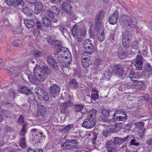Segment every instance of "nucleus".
Returning a JSON list of instances; mask_svg holds the SVG:
<instances>
[{"mask_svg":"<svg viewBox=\"0 0 152 152\" xmlns=\"http://www.w3.org/2000/svg\"><path fill=\"white\" fill-rule=\"evenodd\" d=\"M48 42L54 47L56 52L54 54L58 53V59L61 65L64 67L67 68L69 66L71 60V54L67 48L62 47L59 42L52 40L50 38L48 39Z\"/></svg>","mask_w":152,"mask_h":152,"instance_id":"nucleus-1","label":"nucleus"},{"mask_svg":"<svg viewBox=\"0 0 152 152\" xmlns=\"http://www.w3.org/2000/svg\"><path fill=\"white\" fill-rule=\"evenodd\" d=\"M33 71L34 76L32 75L30 71H28L26 72L28 78L31 82L34 83L37 80L42 81L45 80L46 78L45 74L39 65H36Z\"/></svg>","mask_w":152,"mask_h":152,"instance_id":"nucleus-2","label":"nucleus"},{"mask_svg":"<svg viewBox=\"0 0 152 152\" xmlns=\"http://www.w3.org/2000/svg\"><path fill=\"white\" fill-rule=\"evenodd\" d=\"M104 14L102 12H100L98 14L95 20L97 29L99 30L98 38L99 40L102 42L104 39V29H103Z\"/></svg>","mask_w":152,"mask_h":152,"instance_id":"nucleus-3","label":"nucleus"},{"mask_svg":"<svg viewBox=\"0 0 152 152\" xmlns=\"http://www.w3.org/2000/svg\"><path fill=\"white\" fill-rule=\"evenodd\" d=\"M128 137L124 138H120L116 137H114L113 140L107 141L106 145L108 152H115V149L117 148L116 147V146L122 144L125 142Z\"/></svg>","mask_w":152,"mask_h":152,"instance_id":"nucleus-4","label":"nucleus"},{"mask_svg":"<svg viewBox=\"0 0 152 152\" xmlns=\"http://www.w3.org/2000/svg\"><path fill=\"white\" fill-rule=\"evenodd\" d=\"M86 30L84 28L82 30L80 27L75 25L72 30V34L73 36L76 37L79 42L81 40L82 36H84L86 33Z\"/></svg>","mask_w":152,"mask_h":152,"instance_id":"nucleus-5","label":"nucleus"},{"mask_svg":"<svg viewBox=\"0 0 152 152\" xmlns=\"http://www.w3.org/2000/svg\"><path fill=\"white\" fill-rule=\"evenodd\" d=\"M34 91L39 99L45 101H47L49 99V96L47 92L41 88L37 87L35 88Z\"/></svg>","mask_w":152,"mask_h":152,"instance_id":"nucleus-6","label":"nucleus"},{"mask_svg":"<svg viewBox=\"0 0 152 152\" xmlns=\"http://www.w3.org/2000/svg\"><path fill=\"white\" fill-rule=\"evenodd\" d=\"M96 124L94 120L91 117L86 119L83 122L82 126L87 129L93 128Z\"/></svg>","mask_w":152,"mask_h":152,"instance_id":"nucleus-7","label":"nucleus"},{"mask_svg":"<svg viewBox=\"0 0 152 152\" xmlns=\"http://www.w3.org/2000/svg\"><path fill=\"white\" fill-rule=\"evenodd\" d=\"M119 111H115L114 114V117L113 118L112 121L113 122L116 121H125L127 119V116L125 113H121V115L118 116H117V118H115L116 115L117 114H120L119 113H118Z\"/></svg>","mask_w":152,"mask_h":152,"instance_id":"nucleus-8","label":"nucleus"},{"mask_svg":"<svg viewBox=\"0 0 152 152\" xmlns=\"http://www.w3.org/2000/svg\"><path fill=\"white\" fill-rule=\"evenodd\" d=\"M134 65L137 69L141 70L142 69V58L140 55H137L136 57Z\"/></svg>","mask_w":152,"mask_h":152,"instance_id":"nucleus-9","label":"nucleus"},{"mask_svg":"<svg viewBox=\"0 0 152 152\" xmlns=\"http://www.w3.org/2000/svg\"><path fill=\"white\" fill-rule=\"evenodd\" d=\"M118 12L115 11L113 13L110 15L108 21L109 23L112 25L116 24L118 21Z\"/></svg>","mask_w":152,"mask_h":152,"instance_id":"nucleus-10","label":"nucleus"},{"mask_svg":"<svg viewBox=\"0 0 152 152\" xmlns=\"http://www.w3.org/2000/svg\"><path fill=\"white\" fill-rule=\"evenodd\" d=\"M62 98L66 102L63 104V105L65 107H67L72 106L73 103L71 101L72 100V96L68 94H66L65 95L63 96Z\"/></svg>","mask_w":152,"mask_h":152,"instance_id":"nucleus-11","label":"nucleus"},{"mask_svg":"<svg viewBox=\"0 0 152 152\" xmlns=\"http://www.w3.org/2000/svg\"><path fill=\"white\" fill-rule=\"evenodd\" d=\"M60 91V87L56 84H54L50 86V93L54 97L57 96Z\"/></svg>","mask_w":152,"mask_h":152,"instance_id":"nucleus-12","label":"nucleus"},{"mask_svg":"<svg viewBox=\"0 0 152 152\" xmlns=\"http://www.w3.org/2000/svg\"><path fill=\"white\" fill-rule=\"evenodd\" d=\"M152 73V68L151 66L148 63L145 64V69L142 72V75L145 76L151 75Z\"/></svg>","mask_w":152,"mask_h":152,"instance_id":"nucleus-13","label":"nucleus"},{"mask_svg":"<svg viewBox=\"0 0 152 152\" xmlns=\"http://www.w3.org/2000/svg\"><path fill=\"white\" fill-rule=\"evenodd\" d=\"M47 61L51 67L56 70L58 69V66L57 65L56 62L52 57L48 56L47 57Z\"/></svg>","mask_w":152,"mask_h":152,"instance_id":"nucleus-14","label":"nucleus"},{"mask_svg":"<svg viewBox=\"0 0 152 152\" xmlns=\"http://www.w3.org/2000/svg\"><path fill=\"white\" fill-rule=\"evenodd\" d=\"M85 53H83L82 55L81 62L83 66L85 68L88 67L89 66L90 60L88 57H84Z\"/></svg>","mask_w":152,"mask_h":152,"instance_id":"nucleus-15","label":"nucleus"},{"mask_svg":"<svg viewBox=\"0 0 152 152\" xmlns=\"http://www.w3.org/2000/svg\"><path fill=\"white\" fill-rule=\"evenodd\" d=\"M134 124L136 127L140 129V131L141 132H140V135L141 137H142L144 135L145 132V129L143 128L144 125V123L143 122L140 121L135 123Z\"/></svg>","mask_w":152,"mask_h":152,"instance_id":"nucleus-16","label":"nucleus"},{"mask_svg":"<svg viewBox=\"0 0 152 152\" xmlns=\"http://www.w3.org/2000/svg\"><path fill=\"white\" fill-rule=\"evenodd\" d=\"M50 10H50V11H48V16L51 18H53L54 17V16L52 12L57 15L59 14V9L56 7H52L51 8Z\"/></svg>","mask_w":152,"mask_h":152,"instance_id":"nucleus-17","label":"nucleus"},{"mask_svg":"<svg viewBox=\"0 0 152 152\" xmlns=\"http://www.w3.org/2000/svg\"><path fill=\"white\" fill-rule=\"evenodd\" d=\"M62 10L68 13H69L72 8L71 4L68 3L64 2L61 5Z\"/></svg>","mask_w":152,"mask_h":152,"instance_id":"nucleus-18","label":"nucleus"},{"mask_svg":"<svg viewBox=\"0 0 152 152\" xmlns=\"http://www.w3.org/2000/svg\"><path fill=\"white\" fill-rule=\"evenodd\" d=\"M122 127V126L121 124L118 123L116 124L115 126H112L108 129L110 132V133H115L118 131Z\"/></svg>","mask_w":152,"mask_h":152,"instance_id":"nucleus-19","label":"nucleus"},{"mask_svg":"<svg viewBox=\"0 0 152 152\" xmlns=\"http://www.w3.org/2000/svg\"><path fill=\"white\" fill-rule=\"evenodd\" d=\"M6 2L8 5L11 6L13 4L23 5V0H7Z\"/></svg>","mask_w":152,"mask_h":152,"instance_id":"nucleus-20","label":"nucleus"},{"mask_svg":"<svg viewBox=\"0 0 152 152\" xmlns=\"http://www.w3.org/2000/svg\"><path fill=\"white\" fill-rule=\"evenodd\" d=\"M34 12L38 14L41 12L42 9V4L40 2H37L34 4Z\"/></svg>","mask_w":152,"mask_h":152,"instance_id":"nucleus-21","label":"nucleus"},{"mask_svg":"<svg viewBox=\"0 0 152 152\" xmlns=\"http://www.w3.org/2000/svg\"><path fill=\"white\" fill-rule=\"evenodd\" d=\"M134 85L136 88H139L141 90H143L146 88L145 84L142 81L135 80L134 83Z\"/></svg>","mask_w":152,"mask_h":152,"instance_id":"nucleus-22","label":"nucleus"},{"mask_svg":"<svg viewBox=\"0 0 152 152\" xmlns=\"http://www.w3.org/2000/svg\"><path fill=\"white\" fill-rule=\"evenodd\" d=\"M42 135V132H39L37 133H34L32 137V140L35 141L36 142L38 143L39 142V140Z\"/></svg>","mask_w":152,"mask_h":152,"instance_id":"nucleus-23","label":"nucleus"},{"mask_svg":"<svg viewBox=\"0 0 152 152\" xmlns=\"http://www.w3.org/2000/svg\"><path fill=\"white\" fill-rule=\"evenodd\" d=\"M85 51L84 53H85V55L87 53L89 54H91L95 50V48L93 45L92 44L89 46H88L84 48Z\"/></svg>","mask_w":152,"mask_h":152,"instance_id":"nucleus-24","label":"nucleus"},{"mask_svg":"<svg viewBox=\"0 0 152 152\" xmlns=\"http://www.w3.org/2000/svg\"><path fill=\"white\" fill-rule=\"evenodd\" d=\"M130 16L125 15H123L120 17V22L122 24H126V23H129V19Z\"/></svg>","mask_w":152,"mask_h":152,"instance_id":"nucleus-25","label":"nucleus"},{"mask_svg":"<svg viewBox=\"0 0 152 152\" xmlns=\"http://www.w3.org/2000/svg\"><path fill=\"white\" fill-rule=\"evenodd\" d=\"M24 23L26 27L30 28H33L34 25V22L32 20H24Z\"/></svg>","mask_w":152,"mask_h":152,"instance_id":"nucleus-26","label":"nucleus"},{"mask_svg":"<svg viewBox=\"0 0 152 152\" xmlns=\"http://www.w3.org/2000/svg\"><path fill=\"white\" fill-rule=\"evenodd\" d=\"M19 91L21 93L29 94L31 93V90L25 86H21L19 88Z\"/></svg>","mask_w":152,"mask_h":152,"instance_id":"nucleus-27","label":"nucleus"},{"mask_svg":"<svg viewBox=\"0 0 152 152\" xmlns=\"http://www.w3.org/2000/svg\"><path fill=\"white\" fill-rule=\"evenodd\" d=\"M91 96L93 99L95 101L99 98L98 91L96 88H93L92 90Z\"/></svg>","mask_w":152,"mask_h":152,"instance_id":"nucleus-28","label":"nucleus"},{"mask_svg":"<svg viewBox=\"0 0 152 152\" xmlns=\"http://www.w3.org/2000/svg\"><path fill=\"white\" fill-rule=\"evenodd\" d=\"M42 22L44 26H48L50 25L51 21L48 17H45L42 19Z\"/></svg>","mask_w":152,"mask_h":152,"instance_id":"nucleus-29","label":"nucleus"},{"mask_svg":"<svg viewBox=\"0 0 152 152\" xmlns=\"http://www.w3.org/2000/svg\"><path fill=\"white\" fill-rule=\"evenodd\" d=\"M113 72L118 76H121L124 73V70L122 68H120L118 67H115V69Z\"/></svg>","mask_w":152,"mask_h":152,"instance_id":"nucleus-30","label":"nucleus"},{"mask_svg":"<svg viewBox=\"0 0 152 152\" xmlns=\"http://www.w3.org/2000/svg\"><path fill=\"white\" fill-rule=\"evenodd\" d=\"M131 36V34L128 31H126L123 34L122 39L130 40V37Z\"/></svg>","mask_w":152,"mask_h":152,"instance_id":"nucleus-31","label":"nucleus"},{"mask_svg":"<svg viewBox=\"0 0 152 152\" xmlns=\"http://www.w3.org/2000/svg\"><path fill=\"white\" fill-rule=\"evenodd\" d=\"M38 113L42 115L44 113L46 112L45 107L42 105H37Z\"/></svg>","mask_w":152,"mask_h":152,"instance_id":"nucleus-32","label":"nucleus"},{"mask_svg":"<svg viewBox=\"0 0 152 152\" xmlns=\"http://www.w3.org/2000/svg\"><path fill=\"white\" fill-rule=\"evenodd\" d=\"M69 85L73 88L76 89L78 87V83L76 80L74 79L70 81Z\"/></svg>","mask_w":152,"mask_h":152,"instance_id":"nucleus-33","label":"nucleus"},{"mask_svg":"<svg viewBox=\"0 0 152 152\" xmlns=\"http://www.w3.org/2000/svg\"><path fill=\"white\" fill-rule=\"evenodd\" d=\"M130 40H127L126 39H122V43L123 45L126 48H128L130 44Z\"/></svg>","mask_w":152,"mask_h":152,"instance_id":"nucleus-34","label":"nucleus"},{"mask_svg":"<svg viewBox=\"0 0 152 152\" xmlns=\"http://www.w3.org/2000/svg\"><path fill=\"white\" fill-rule=\"evenodd\" d=\"M75 110L77 112L81 111L83 108V105L80 104H77L75 106Z\"/></svg>","mask_w":152,"mask_h":152,"instance_id":"nucleus-35","label":"nucleus"},{"mask_svg":"<svg viewBox=\"0 0 152 152\" xmlns=\"http://www.w3.org/2000/svg\"><path fill=\"white\" fill-rule=\"evenodd\" d=\"M139 44L140 43L138 41H134L132 45V48L135 50L137 49Z\"/></svg>","mask_w":152,"mask_h":152,"instance_id":"nucleus-36","label":"nucleus"},{"mask_svg":"<svg viewBox=\"0 0 152 152\" xmlns=\"http://www.w3.org/2000/svg\"><path fill=\"white\" fill-rule=\"evenodd\" d=\"M78 142L76 140H72L71 142V145L72 146L73 148H77L78 146Z\"/></svg>","mask_w":152,"mask_h":152,"instance_id":"nucleus-37","label":"nucleus"},{"mask_svg":"<svg viewBox=\"0 0 152 152\" xmlns=\"http://www.w3.org/2000/svg\"><path fill=\"white\" fill-rule=\"evenodd\" d=\"M19 145L22 148H25L26 145L25 137H23L21 139L19 142Z\"/></svg>","mask_w":152,"mask_h":152,"instance_id":"nucleus-38","label":"nucleus"},{"mask_svg":"<svg viewBox=\"0 0 152 152\" xmlns=\"http://www.w3.org/2000/svg\"><path fill=\"white\" fill-rule=\"evenodd\" d=\"M21 41L20 40H16L12 42V45L15 47H17L19 45L21 44Z\"/></svg>","mask_w":152,"mask_h":152,"instance_id":"nucleus-39","label":"nucleus"},{"mask_svg":"<svg viewBox=\"0 0 152 152\" xmlns=\"http://www.w3.org/2000/svg\"><path fill=\"white\" fill-rule=\"evenodd\" d=\"M96 113V111L95 110L92 109L89 112L88 114L91 116H93L95 115Z\"/></svg>","mask_w":152,"mask_h":152,"instance_id":"nucleus-40","label":"nucleus"},{"mask_svg":"<svg viewBox=\"0 0 152 152\" xmlns=\"http://www.w3.org/2000/svg\"><path fill=\"white\" fill-rule=\"evenodd\" d=\"M84 47H86L88 46H89L92 45V44L89 39H86L83 42Z\"/></svg>","mask_w":152,"mask_h":152,"instance_id":"nucleus-41","label":"nucleus"},{"mask_svg":"<svg viewBox=\"0 0 152 152\" xmlns=\"http://www.w3.org/2000/svg\"><path fill=\"white\" fill-rule=\"evenodd\" d=\"M18 124L19 125H21L23 124L24 122L23 117L21 115L18 119Z\"/></svg>","mask_w":152,"mask_h":152,"instance_id":"nucleus-42","label":"nucleus"},{"mask_svg":"<svg viewBox=\"0 0 152 152\" xmlns=\"http://www.w3.org/2000/svg\"><path fill=\"white\" fill-rule=\"evenodd\" d=\"M142 53L143 55L145 56H147V47L145 46L143 47Z\"/></svg>","mask_w":152,"mask_h":152,"instance_id":"nucleus-43","label":"nucleus"},{"mask_svg":"<svg viewBox=\"0 0 152 152\" xmlns=\"http://www.w3.org/2000/svg\"><path fill=\"white\" fill-rule=\"evenodd\" d=\"M102 113L103 115L105 117L108 116L109 114V110L106 109L103 110Z\"/></svg>","mask_w":152,"mask_h":152,"instance_id":"nucleus-44","label":"nucleus"},{"mask_svg":"<svg viewBox=\"0 0 152 152\" xmlns=\"http://www.w3.org/2000/svg\"><path fill=\"white\" fill-rule=\"evenodd\" d=\"M60 30L62 34L64 35V34L67 32L66 29L64 26H61L60 28Z\"/></svg>","mask_w":152,"mask_h":152,"instance_id":"nucleus-45","label":"nucleus"},{"mask_svg":"<svg viewBox=\"0 0 152 152\" xmlns=\"http://www.w3.org/2000/svg\"><path fill=\"white\" fill-rule=\"evenodd\" d=\"M110 134L108 129L104 130L102 132V134L105 137H107Z\"/></svg>","mask_w":152,"mask_h":152,"instance_id":"nucleus-46","label":"nucleus"},{"mask_svg":"<svg viewBox=\"0 0 152 152\" xmlns=\"http://www.w3.org/2000/svg\"><path fill=\"white\" fill-rule=\"evenodd\" d=\"M25 126L26 124H25L23 126L22 129L20 133V135L22 136H24L26 131V129L25 128Z\"/></svg>","mask_w":152,"mask_h":152,"instance_id":"nucleus-47","label":"nucleus"},{"mask_svg":"<svg viewBox=\"0 0 152 152\" xmlns=\"http://www.w3.org/2000/svg\"><path fill=\"white\" fill-rule=\"evenodd\" d=\"M43 69L44 71L46 72V73L47 74H49L51 72V71L50 70V69L47 66H43Z\"/></svg>","mask_w":152,"mask_h":152,"instance_id":"nucleus-48","label":"nucleus"},{"mask_svg":"<svg viewBox=\"0 0 152 152\" xmlns=\"http://www.w3.org/2000/svg\"><path fill=\"white\" fill-rule=\"evenodd\" d=\"M73 127V126L72 125H68L66 126L64 129V130L65 132H67L69 131V130L72 128Z\"/></svg>","mask_w":152,"mask_h":152,"instance_id":"nucleus-49","label":"nucleus"},{"mask_svg":"<svg viewBox=\"0 0 152 152\" xmlns=\"http://www.w3.org/2000/svg\"><path fill=\"white\" fill-rule=\"evenodd\" d=\"M119 56L121 59H123L125 58L126 57L125 53L124 52H121L119 53Z\"/></svg>","mask_w":152,"mask_h":152,"instance_id":"nucleus-50","label":"nucleus"},{"mask_svg":"<svg viewBox=\"0 0 152 152\" xmlns=\"http://www.w3.org/2000/svg\"><path fill=\"white\" fill-rule=\"evenodd\" d=\"M131 144L136 146H138L139 143L137 142L134 139L130 141Z\"/></svg>","mask_w":152,"mask_h":152,"instance_id":"nucleus-51","label":"nucleus"},{"mask_svg":"<svg viewBox=\"0 0 152 152\" xmlns=\"http://www.w3.org/2000/svg\"><path fill=\"white\" fill-rule=\"evenodd\" d=\"M70 17L71 19L73 20H74L76 19V15L74 13H71L70 14Z\"/></svg>","mask_w":152,"mask_h":152,"instance_id":"nucleus-52","label":"nucleus"},{"mask_svg":"<svg viewBox=\"0 0 152 152\" xmlns=\"http://www.w3.org/2000/svg\"><path fill=\"white\" fill-rule=\"evenodd\" d=\"M22 11L25 13L27 14L29 12V10L28 7H26L23 9Z\"/></svg>","mask_w":152,"mask_h":152,"instance_id":"nucleus-53","label":"nucleus"},{"mask_svg":"<svg viewBox=\"0 0 152 152\" xmlns=\"http://www.w3.org/2000/svg\"><path fill=\"white\" fill-rule=\"evenodd\" d=\"M68 145V142H66L64 143H63L61 144V147L63 149L65 148H66L67 145Z\"/></svg>","mask_w":152,"mask_h":152,"instance_id":"nucleus-54","label":"nucleus"},{"mask_svg":"<svg viewBox=\"0 0 152 152\" xmlns=\"http://www.w3.org/2000/svg\"><path fill=\"white\" fill-rule=\"evenodd\" d=\"M41 51H38L36 52H35L34 53V56L35 57H39L41 55Z\"/></svg>","mask_w":152,"mask_h":152,"instance_id":"nucleus-55","label":"nucleus"},{"mask_svg":"<svg viewBox=\"0 0 152 152\" xmlns=\"http://www.w3.org/2000/svg\"><path fill=\"white\" fill-rule=\"evenodd\" d=\"M36 26L37 29H39L41 27V23L39 21H37L36 22Z\"/></svg>","mask_w":152,"mask_h":152,"instance_id":"nucleus-56","label":"nucleus"},{"mask_svg":"<svg viewBox=\"0 0 152 152\" xmlns=\"http://www.w3.org/2000/svg\"><path fill=\"white\" fill-rule=\"evenodd\" d=\"M147 144L148 145H151L152 144V138L148 140L147 141Z\"/></svg>","mask_w":152,"mask_h":152,"instance_id":"nucleus-57","label":"nucleus"},{"mask_svg":"<svg viewBox=\"0 0 152 152\" xmlns=\"http://www.w3.org/2000/svg\"><path fill=\"white\" fill-rule=\"evenodd\" d=\"M101 61L99 58H96L95 60V62L96 63V65H98L99 63H100Z\"/></svg>","mask_w":152,"mask_h":152,"instance_id":"nucleus-58","label":"nucleus"},{"mask_svg":"<svg viewBox=\"0 0 152 152\" xmlns=\"http://www.w3.org/2000/svg\"><path fill=\"white\" fill-rule=\"evenodd\" d=\"M129 23H126V25H127V24H128L129 25H130V24L132 23L133 22V20L130 17L129 19Z\"/></svg>","mask_w":152,"mask_h":152,"instance_id":"nucleus-59","label":"nucleus"},{"mask_svg":"<svg viewBox=\"0 0 152 152\" xmlns=\"http://www.w3.org/2000/svg\"><path fill=\"white\" fill-rule=\"evenodd\" d=\"M132 74L133 75H134V72L133 71H132L130 73V74L129 75V77H130V78H133L134 77V76L132 75Z\"/></svg>","mask_w":152,"mask_h":152,"instance_id":"nucleus-60","label":"nucleus"},{"mask_svg":"<svg viewBox=\"0 0 152 152\" xmlns=\"http://www.w3.org/2000/svg\"><path fill=\"white\" fill-rule=\"evenodd\" d=\"M26 1L28 3L33 4L35 2V0H26Z\"/></svg>","mask_w":152,"mask_h":152,"instance_id":"nucleus-61","label":"nucleus"},{"mask_svg":"<svg viewBox=\"0 0 152 152\" xmlns=\"http://www.w3.org/2000/svg\"><path fill=\"white\" fill-rule=\"evenodd\" d=\"M144 98L145 100L146 101H148L149 99L148 96V95L146 94L144 95Z\"/></svg>","mask_w":152,"mask_h":152,"instance_id":"nucleus-62","label":"nucleus"},{"mask_svg":"<svg viewBox=\"0 0 152 152\" xmlns=\"http://www.w3.org/2000/svg\"><path fill=\"white\" fill-rule=\"evenodd\" d=\"M94 138L93 139L94 141H95L96 140L97 136V134L95 133H94Z\"/></svg>","mask_w":152,"mask_h":152,"instance_id":"nucleus-63","label":"nucleus"},{"mask_svg":"<svg viewBox=\"0 0 152 152\" xmlns=\"http://www.w3.org/2000/svg\"><path fill=\"white\" fill-rule=\"evenodd\" d=\"M27 152H35V151L31 148H28Z\"/></svg>","mask_w":152,"mask_h":152,"instance_id":"nucleus-64","label":"nucleus"}]
</instances>
